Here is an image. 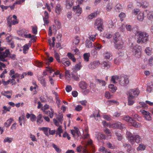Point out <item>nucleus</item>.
I'll return each mask as SVG.
<instances>
[{"label": "nucleus", "mask_w": 153, "mask_h": 153, "mask_svg": "<svg viewBox=\"0 0 153 153\" xmlns=\"http://www.w3.org/2000/svg\"><path fill=\"white\" fill-rule=\"evenodd\" d=\"M139 104L142 108L146 109L147 108V106L146 103H145L144 102H140Z\"/></svg>", "instance_id": "64"}, {"label": "nucleus", "mask_w": 153, "mask_h": 153, "mask_svg": "<svg viewBox=\"0 0 153 153\" xmlns=\"http://www.w3.org/2000/svg\"><path fill=\"white\" fill-rule=\"evenodd\" d=\"M26 117L28 119L30 118V121L32 122L35 121L36 118V116L34 114H30L28 113H27L26 114Z\"/></svg>", "instance_id": "15"}, {"label": "nucleus", "mask_w": 153, "mask_h": 153, "mask_svg": "<svg viewBox=\"0 0 153 153\" xmlns=\"http://www.w3.org/2000/svg\"><path fill=\"white\" fill-rule=\"evenodd\" d=\"M43 120L42 119V114H39L37 117L36 123L37 125H39L41 124L43 122Z\"/></svg>", "instance_id": "23"}, {"label": "nucleus", "mask_w": 153, "mask_h": 153, "mask_svg": "<svg viewBox=\"0 0 153 153\" xmlns=\"http://www.w3.org/2000/svg\"><path fill=\"white\" fill-rule=\"evenodd\" d=\"M128 105H132L134 102V98L130 96H128Z\"/></svg>", "instance_id": "30"}, {"label": "nucleus", "mask_w": 153, "mask_h": 153, "mask_svg": "<svg viewBox=\"0 0 153 153\" xmlns=\"http://www.w3.org/2000/svg\"><path fill=\"white\" fill-rule=\"evenodd\" d=\"M67 56L71 59L73 62H75L76 59L74 57V55L71 53H68Z\"/></svg>", "instance_id": "37"}, {"label": "nucleus", "mask_w": 153, "mask_h": 153, "mask_svg": "<svg viewBox=\"0 0 153 153\" xmlns=\"http://www.w3.org/2000/svg\"><path fill=\"white\" fill-rule=\"evenodd\" d=\"M95 27L97 26L102 25V22L101 19H96L95 23Z\"/></svg>", "instance_id": "38"}, {"label": "nucleus", "mask_w": 153, "mask_h": 153, "mask_svg": "<svg viewBox=\"0 0 153 153\" xmlns=\"http://www.w3.org/2000/svg\"><path fill=\"white\" fill-rule=\"evenodd\" d=\"M45 113L47 115H48L51 118H52L53 116L54 111L51 108L50 110L45 111Z\"/></svg>", "instance_id": "33"}, {"label": "nucleus", "mask_w": 153, "mask_h": 153, "mask_svg": "<svg viewBox=\"0 0 153 153\" xmlns=\"http://www.w3.org/2000/svg\"><path fill=\"white\" fill-rule=\"evenodd\" d=\"M122 8V6L119 4H117L114 8L115 10L117 12H119L121 11Z\"/></svg>", "instance_id": "39"}, {"label": "nucleus", "mask_w": 153, "mask_h": 153, "mask_svg": "<svg viewBox=\"0 0 153 153\" xmlns=\"http://www.w3.org/2000/svg\"><path fill=\"white\" fill-rule=\"evenodd\" d=\"M120 76H112L111 79V81L114 83H116L117 82H119L120 80Z\"/></svg>", "instance_id": "25"}, {"label": "nucleus", "mask_w": 153, "mask_h": 153, "mask_svg": "<svg viewBox=\"0 0 153 153\" xmlns=\"http://www.w3.org/2000/svg\"><path fill=\"white\" fill-rule=\"evenodd\" d=\"M61 63H62L65 66H68L71 64V62L67 58H63L61 60Z\"/></svg>", "instance_id": "16"}, {"label": "nucleus", "mask_w": 153, "mask_h": 153, "mask_svg": "<svg viewBox=\"0 0 153 153\" xmlns=\"http://www.w3.org/2000/svg\"><path fill=\"white\" fill-rule=\"evenodd\" d=\"M147 17L149 20L151 21L153 20V11H146Z\"/></svg>", "instance_id": "26"}, {"label": "nucleus", "mask_w": 153, "mask_h": 153, "mask_svg": "<svg viewBox=\"0 0 153 153\" xmlns=\"http://www.w3.org/2000/svg\"><path fill=\"white\" fill-rule=\"evenodd\" d=\"M52 146L55 149L56 151L58 153H60L61 152V150L59 149L58 146L55 144L53 143L52 144Z\"/></svg>", "instance_id": "52"}, {"label": "nucleus", "mask_w": 153, "mask_h": 153, "mask_svg": "<svg viewBox=\"0 0 153 153\" xmlns=\"http://www.w3.org/2000/svg\"><path fill=\"white\" fill-rule=\"evenodd\" d=\"M113 35L111 33L108 32L104 36L105 38L109 39L112 37Z\"/></svg>", "instance_id": "60"}, {"label": "nucleus", "mask_w": 153, "mask_h": 153, "mask_svg": "<svg viewBox=\"0 0 153 153\" xmlns=\"http://www.w3.org/2000/svg\"><path fill=\"white\" fill-rule=\"evenodd\" d=\"M86 47L90 48L94 47L92 43L90 41H87L86 44Z\"/></svg>", "instance_id": "56"}, {"label": "nucleus", "mask_w": 153, "mask_h": 153, "mask_svg": "<svg viewBox=\"0 0 153 153\" xmlns=\"http://www.w3.org/2000/svg\"><path fill=\"white\" fill-rule=\"evenodd\" d=\"M119 16L120 18L121 21H123V20L126 17V15L124 13L121 12L119 14Z\"/></svg>", "instance_id": "62"}, {"label": "nucleus", "mask_w": 153, "mask_h": 153, "mask_svg": "<svg viewBox=\"0 0 153 153\" xmlns=\"http://www.w3.org/2000/svg\"><path fill=\"white\" fill-rule=\"evenodd\" d=\"M105 97L108 99H111L112 97V95H111L108 91H106L105 92Z\"/></svg>", "instance_id": "55"}, {"label": "nucleus", "mask_w": 153, "mask_h": 153, "mask_svg": "<svg viewBox=\"0 0 153 153\" xmlns=\"http://www.w3.org/2000/svg\"><path fill=\"white\" fill-rule=\"evenodd\" d=\"M144 17L143 12H140L137 16V19L138 21L142 22L144 20Z\"/></svg>", "instance_id": "20"}, {"label": "nucleus", "mask_w": 153, "mask_h": 153, "mask_svg": "<svg viewBox=\"0 0 153 153\" xmlns=\"http://www.w3.org/2000/svg\"><path fill=\"white\" fill-rule=\"evenodd\" d=\"M114 43L123 41L120 35L118 33H115L113 37Z\"/></svg>", "instance_id": "11"}, {"label": "nucleus", "mask_w": 153, "mask_h": 153, "mask_svg": "<svg viewBox=\"0 0 153 153\" xmlns=\"http://www.w3.org/2000/svg\"><path fill=\"white\" fill-rule=\"evenodd\" d=\"M12 17L10 16H8L7 18V25L10 27H11L12 25H15L19 23L18 20H12Z\"/></svg>", "instance_id": "8"}, {"label": "nucleus", "mask_w": 153, "mask_h": 153, "mask_svg": "<svg viewBox=\"0 0 153 153\" xmlns=\"http://www.w3.org/2000/svg\"><path fill=\"white\" fill-rule=\"evenodd\" d=\"M96 136L97 140L99 141L105 139V135L103 134L100 132L97 133L96 134Z\"/></svg>", "instance_id": "18"}, {"label": "nucleus", "mask_w": 153, "mask_h": 153, "mask_svg": "<svg viewBox=\"0 0 153 153\" xmlns=\"http://www.w3.org/2000/svg\"><path fill=\"white\" fill-rule=\"evenodd\" d=\"M13 121V118H10L6 122L4 123V126L6 127H8L10 126Z\"/></svg>", "instance_id": "36"}, {"label": "nucleus", "mask_w": 153, "mask_h": 153, "mask_svg": "<svg viewBox=\"0 0 153 153\" xmlns=\"http://www.w3.org/2000/svg\"><path fill=\"white\" fill-rule=\"evenodd\" d=\"M97 15V13H96L94 12L92 13L88 16L87 18L88 19H92L94 18Z\"/></svg>", "instance_id": "49"}, {"label": "nucleus", "mask_w": 153, "mask_h": 153, "mask_svg": "<svg viewBox=\"0 0 153 153\" xmlns=\"http://www.w3.org/2000/svg\"><path fill=\"white\" fill-rule=\"evenodd\" d=\"M28 31L25 29H23L22 30L18 31V34L20 36H22L21 34H26L25 33H27Z\"/></svg>", "instance_id": "61"}, {"label": "nucleus", "mask_w": 153, "mask_h": 153, "mask_svg": "<svg viewBox=\"0 0 153 153\" xmlns=\"http://www.w3.org/2000/svg\"><path fill=\"white\" fill-rule=\"evenodd\" d=\"M108 88L109 91L112 93H114L117 89V87L113 84L109 85Z\"/></svg>", "instance_id": "29"}, {"label": "nucleus", "mask_w": 153, "mask_h": 153, "mask_svg": "<svg viewBox=\"0 0 153 153\" xmlns=\"http://www.w3.org/2000/svg\"><path fill=\"white\" fill-rule=\"evenodd\" d=\"M2 51V48H0V60L2 62H6L10 53L8 50H6L4 51Z\"/></svg>", "instance_id": "4"}, {"label": "nucleus", "mask_w": 153, "mask_h": 153, "mask_svg": "<svg viewBox=\"0 0 153 153\" xmlns=\"http://www.w3.org/2000/svg\"><path fill=\"white\" fill-rule=\"evenodd\" d=\"M140 93L138 89H134L130 90L128 93V96H130L134 98L138 95Z\"/></svg>", "instance_id": "7"}, {"label": "nucleus", "mask_w": 153, "mask_h": 153, "mask_svg": "<svg viewBox=\"0 0 153 153\" xmlns=\"http://www.w3.org/2000/svg\"><path fill=\"white\" fill-rule=\"evenodd\" d=\"M80 41V39L78 36L75 37L73 42L74 44H75L76 45H77L79 44Z\"/></svg>", "instance_id": "47"}, {"label": "nucleus", "mask_w": 153, "mask_h": 153, "mask_svg": "<svg viewBox=\"0 0 153 153\" xmlns=\"http://www.w3.org/2000/svg\"><path fill=\"white\" fill-rule=\"evenodd\" d=\"M62 10V8L59 4H57L55 7V12L57 15H59Z\"/></svg>", "instance_id": "32"}, {"label": "nucleus", "mask_w": 153, "mask_h": 153, "mask_svg": "<svg viewBox=\"0 0 153 153\" xmlns=\"http://www.w3.org/2000/svg\"><path fill=\"white\" fill-rule=\"evenodd\" d=\"M38 80L43 86H46V82L45 81V79L43 76H41L38 77Z\"/></svg>", "instance_id": "21"}, {"label": "nucleus", "mask_w": 153, "mask_h": 153, "mask_svg": "<svg viewBox=\"0 0 153 153\" xmlns=\"http://www.w3.org/2000/svg\"><path fill=\"white\" fill-rule=\"evenodd\" d=\"M92 143V141L91 140H88L87 142V144L88 145H90L92 147V152H95V151L94 149V146L93 144Z\"/></svg>", "instance_id": "50"}, {"label": "nucleus", "mask_w": 153, "mask_h": 153, "mask_svg": "<svg viewBox=\"0 0 153 153\" xmlns=\"http://www.w3.org/2000/svg\"><path fill=\"white\" fill-rule=\"evenodd\" d=\"M79 86L82 89H85L87 88V85L84 81H81L79 83Z\"/></svg>", "instance_id": "35"}, {"label": "nucleus", "mask_w": 153, "mask_h": 153, "mask_svg": "<svg viewBox=\"0 0 153 153\" xmlns=\"http://www.w3.org/2000/svg\"><path fill=\"white\" fill-rule=\"evenodd\" d=\"M103 56L105 59H112V54L109 52H105L103 54Z\"/></svg>", "instance_id": "27"}, {"label": "nucleus", "mask_w": 153, "mask_h": 153, "mask_svg": "<svg viewBox=\"0 0 153 153\" xmlns=\"http://www.w3.org/2000/svg\"><path fill=\"white\" fill-rule=\"evenodd\" d=\"M133 54L137 58H140L141 56V47L138 45L131 46Z\"/></svg>", "instance_id": "3"}, {"label": "nucleus", "mask_w": 153, "mask_h": 153, "mask_svg": "<svg viewBox=\"0 0 153 153\" xmlns=\"http://www.w3.org/2000/svg\"><path fill=\"white\" fill-rule=\"evenodd\" d=\"M153 90V84L152 82H150L147 84L146 91L149 93Z\"/></svg>", "instance_id": "31"}, {"label": "nucleus", "mask_w": 153, "mask_h": 153, "mask_svg": "<svg viewBox=\"0 0 153 153\" xmlns=\"http://www.w3.org/2000/svg\"><path fill=\"white\" fill-rule=\"evenodd\" d=\"M108 148L112 149H116V147L114 144H111L109 142H108L106 144Z\"/></svg>", "instance_id": "51"}, {"label": "nucleus", "mask_w": 153, "mask_h": 153, "mask_svg": "<svg viewBox=\"0 0 153 153\" xmlns=\"http://www.w3.org/2000/svg\"><path fill=\"white\" fill-rule=\"evenodd\" d=\"M109 128H118L120 129H123L125 128V125L122 124L120 122H117L111 124L110 126H108Z\"/></svg>", "instance_id": "6"}, {"label": "nucleus", "mask_w": 153, "mask_h": 153, "mask_svg": "<svg viewBox=\"0 0 153 153\" xmlns=\"http://www.w3.org/2000/svg\"><path fill=\"white\" fill-rule=\"evenodd\" d=\"M150 47H146L145 50L146 53L148 55H150L152 53V50Z\"/></svg>", "instance_id": "43"}, {"label": "nucleus", "mask_w": 153, "mask_h": 153, "mask_svg": "<svg viewBox=\"0 0 153 153\" xmlns=\"http://www.w3.org/2000/svg\"><path fill=\"white\" fill-rule=\"evenodd\" d=\"M30 44L29 43L27 44H25L23 46V51L24 54H26L27 53L29 48L30 47Z\"/></svg>", "instance_id": "24"}, {"label": "nucleus", "mask_w": 153, "mask_h": 153, "mask_svg": "<svg viewBox=\"0 0 153 153\" xmlns=\"http://www.w3.org/2000/svg\"><path fill=\"white\" fill-rule=\"evenodd\" d=\"M126 134L128 140L132 144H134L135 142L139 143L142 141L140 137L136 133H134L132 135L130 132L127 131Z\"/></svg>", "instance_id": "2"}, {"label": "nucleus", "mask_w": 153, "mask_h": 153, "mask_svg": "<svg viewBox=\"0 0 153 153\" xmlns=\"http://www.w3.org/2000/svg\"><path fill=\"white\" fill-rule=\"evenodd\" d=\"M11 108V107L10 106L7 107L6 106H4L3 107V108L4 109V110L3 111V113H6L7 111H10Z\"/></svg>", "instance_id": "63"}, {"label": "nucleus", "mask_w": 153, "mask_h": 153, "mask_svg": "<svg viewBox=\"0 0 153 153\" xmlns=\"http://www.w3.org/2000/svg\"><path fill=\"white\" fill-rule=\"evenodd\" d=\"M129 82L128 78V76L124 75L120 76L119 83L122 86H126Z\"/></svg>", "instance_id": "5"}, {"label": "nucleus", "mask_w": 153, "mask_h": 153, "mask_svg": "<svg viewBox=\"0 0 153 153\" xmlns=\"http://www.w3.org/2000/svg\"><path fill=\"white\" fill-rule=\"evenodd\" d=\"M41 130L43 131L45 134L46 135L48 136H49L48 132L49 131V128L48 127H43L41 128Z\"/></svg>", "instance_id": "45"}, {"label": "nucleus", "mask_w": 153, "mask_h": 153, "mask_svg": "<svg viewBox=\"0 0 153 153\" xmlns=\"http://www.w3.org/2000/svg\"><path fill=\"white\" fill-rule=\"evenodd\" d=\"M115 134L117 137V140L119 141H121L123 139V137L121 134L117 132H115Z\"/></svg>", "instance_id": "58"}, {"label": "nucleus", "mask_w": 153, "mask_h": 153, "mask_svg": "<svg viewBox=\"0 0 153 153\" xmlns=\"http://www.w3.org/2000/svg\"><path fill=\"white\" fill-rule=\"evenodd\" d=\"M13 138L11 137H5L4 140V143L6 142H8V143H10L12 142Z\"/></svg>", "instance_id": "59"}, {"label": "nucleus", "mask_w": 153, "mask_h": 153, "mask_svg": "<svg viewBox=\"0 0 153 153\" xmlns=\"http://www.w3.org/2000/svg\"><path fill=\"white\" fill-rule=\"evenodd\" d=\"M115 47L117 49H121L123 47L124 42L123 41L114 43Z\"/></svg>", "instance_id": "17"}, {"label": "nucleus", "mask_w": 153, "mask_h": 153, "mask_svg": "<svg viewBox=\"0 0 153 153\" xmlns=\"http://www.w3.org/2000/svg\"><path fill=\"white\" fill-rule=\"evenodd\" d=\"M113 4L111 2L108 3L106 5L105 8L107 11L110 12L113 8Z\"/></svg>", "instance_id": "34"}, {"label": "nucleus", "mask_w": 153, "mask_h": 153, "mask_svg": "<svg viewBox=\"0 0 153 153\" xmlns=\"http://www.w3.org/2000/svg\"><path fill=\"white\" fill-rule=\"evenodd\" d=\"M72 78L74 80L76 81H79V77L80 76V75H78L77 74H71Z\"/></svg>", "instance_id": "53"}, {"label": "nucleus", "mask_w": 153, "mask_h": 153, "mask_svg": "<svg viewBox=\"0 0 153 153\" xmlns=\"http://www.w3.org/2000/svg\"><path fill=\"white\" fill-rule=\"evenodd\" d=\"M73 10L75 12L76 14L78 16H79L82 12V8L79 5L74 6Z\"/></svg>", "instance_id": "9"}, {"label": "nucleus", "mask_w": 153, "mask_h": 153, "mask_svg": "<svg viewBox=\"0 0 153 153\" xmlns=\"http://www.w3.org/2000/svg\"><path fill=\"white\" fill-rule=\"evenodd\" d=\"M131 126H133L134 127L137 128H140L142 126L141 125L140 123L133 120L131 122Z\"/></svg>", "instance_id": "28"}, {"label": "nucleus", "mask_w": 153, "mask_h": 153, "mask_svg": "<svg viewBox=\"0 0 153 153\" xmlns=\"http://www.w3.org/2000/svg\"><path fill=\"white\" fill-rule=\"evenodd\" d=\"M104 67L106 69L109 68L111 65V63L108 62H104L102 63Z\"/></svg>", "instance_id": "46"}, {"label": "nucleus", "mask_w": 153, "mask_h": 153, "mask_svg": "<svg viewBox=\"0 0 153 153\" xmlns=\"http://www.w3.org/2000/svg\"><path fill=\"white\" fill-rule=\"evenodd\" d=\"M65 79L68 80H69L71 79V75L69 71H65Z\"/></svg>", "instance_id": "42"}, {"label": "nucleus", "mask_w": 153, "mask_h": 153, "mask_svg": "<svg viewBox=\"0 0 153 153\" xmlns=\"http://www.w3.org/2000/svg\"><path fill=\"white\" fill-rule=\"evenodd\" d=\"M100 63L99 61H95L91 62L88 65L89 68L91 69H94L97 68L100 65Z\"/></svg>", "instance_id": "10"}, {"label": "nucleus", "mask_w": 153, "mask_h": 153, "mask_svg": "<svg viewBox=\"0 0 153 153\" xmlns=\"http://www.w3.org/2000/svg\"><path fill=\"white\" fill-rule=\"evenodd\" d=\"M82 66L81 65V63L79 62L78 64L75 65L73 69V72L76 73L79 70Z\"/></svg>", "instance_id": "19"}, {"label": "nucleus", "mask_w": 153, "mask_h": 153, "mask_svg": "<svg viewBox=\"0 0 153 153\" xmlns=\"http://www.w3.org/2000/svg\"><path fill=\"white\" fill-rule=\"evenodd\" d=\"M146 148V146L142 144H140L139 146L137 148V150L138 151H143Z\"/></svg>", "instance_id": "41"}, {"label": "nucleus", "mask_w": 153, "mask_h": 153, "mask_svg": "<svg viewBox=\"0 0 153 153\" xmlns=\"http://www.w3.org/2000/svg\"><path fill=\"white\" fill-rule=\"evenodd\" d=\"M142 114L145 115V117L147 120H152L151 117L150 116V113L149 112L143 110L140 111Z\"/></svg>", "instance_id": "13"}, {"label": "nucleus", "mask_w": 153, "mask_h": 153, "mask_svg": "<svg viewBox=\"0 0 153 153\" xmlns=\"http://www.w3.org/2000/svg\"><path fill=\"white\" fill-rule=\"evenodd\" d=\"M132 116L134 118L136 119L139 121H141L140 117L137 114H133Z\"/></svg>", "instance_id": "57"}, {"label": "nucleus", "mask_w": 153, "mask_h": 153, "mask_svg": "<svg viewBox=\"0 0 153 153\" xmlns=\"http://www.w3.org/2000/svg\"><path fill=\"white\" fill-rule=\"evenodd\" d=\"M137 38V42L138 44H143L148 41V34L145 32L140 31H137L135 34Z\"/></svg>", "instance_id": "1"}, {"label": "nucleus", "mask_w": 153, "mask_h": 153, "mask_svg": "<svg viewBox=\"0 0 153 153\" xmlns=\"http://www.w3.org/2000/svg\"><path fill=\"white\" fill-rule=\"evenodd\" d=\"M74 0H65V6L67 9H70L73 6Z\"/></svg>", "instance_id": "12"}, {"label": "nucleus", "mask_w": 153, "mask_h": 153, "mask_svg": "<svg viewBox=\"0 0 153 153\" xmlns=\"http://www.w3.org/2000/svg\"><path fill=\"white\" fill-rule=\"evenodd\" d=\"M71 134L73 135L74 137L75 138L76 137V135L77 137H79L81 134V133L79 129H76V131H74L73 130H71Z\"/></svg>", "instance_id": "22"}, {"label": "nucleus", "mask_w": 153, "mask_h": 153, "mask_svg": "<svg viewBox=\"0 0 153 153\" xmlns=\"http://www.w3.org/2000/svg\"><path fill=\"white\" fill-rule=\"evenodd\" d=\"M54 56L57 60L59 63H61V60L60 59V56L58 53L55 52L54 53Z\"/></svg>", "instance_id": "54"}, {"label": "nucleus", "mask_w": 153, "mask_h": 153, "mask_svg": "<svg viewBox=\"0 0 153 153\" xmlns=\"http://www.w3.org/2000/svg\"><path fill=\"white\" fill-rule=\"evenodd\" d=\"M102 47V46L100 44L96 42L94 43V48L95 49L97 50H100Z\"/></svg>", "instance_id": "40"}, {"label": "nucleus", "mask_w": 153, "mask_h": 153, "mask_svg": "<svg viewBox=\"0 0 153 153\" xmlns=\"http://www.w3.org/2000/svg\"><path fill=\"white\" fill-rule=\"evenodd\" d=\"M90 56V53H85L83 54V58L84 60L86 62H88L89 61Z\"/></svg>", "instance_id": "44"}, {"label": "nucleus", "mask_w": 153, "mask_h": 153, "mask_svg": "<svg viewBox=\"0 0 153 153\" xmlns=\"http://www.w3.org/2000/svg\"><path fill=\"white\" fill-rule=\"evenodd\" d=\"M123 119L126 122H128L130 123H131V122L133 120L132 118L128 116H126L124 117L123 118Z\"/></svg>", "instance_id": "48"}, {"label": "nucleus", "mask_w": 153, "mask_h": 153, "mask_svg": "<svg viewBox=\"0 0 153 153\" xmlns=\"http://www.w3.org/2000/svg\"><path fill=\"white\" fill-rule=\"evenodd\" d=\"M22 36L24 37L25 38H31V41L33 42H34L36 41L35 38L36 37L34 35H31L30 34H21Z\"/></svg>", "instance_id": "14"}]
</instances>
